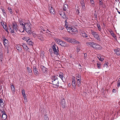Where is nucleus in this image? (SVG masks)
<instances>
[{"mask_svg": "<svg viewBox=\"0 0 120 120\" xmlns=\"http://www.w3.org/2000/svg\"><path fill=\"white\" fill-rule=\"evenodd\" d=\"M52 80V84L54 85L55 88H57L59 86V81L58 78L57 76H53L51 78Z\"/></svg>", "mask_w": 120, "mask_h": 120, "instance_id": "f257e3e1", "label": "nucleus"}, {"mask_svg": "<svg viewBox=\"0 0 120 120\" xmlns=\"http://www.w3.org/2000/svg\"><path fill=\"white\" fill-rule=\"evenodd\" d=\"M30 23H26V25L24 29V30H26L29 34H30L31 33V28L30 26Z\"/></svg>", "mask_w": 120, "mask_h": 120, "instance_id": "f03ea898", "label": "nucleus"}, {"mask_svg": "<svg viewBox=\"0 0 120 120\" xmlns=\"http://www.w3.org/2000/svg\"><path fill=\"white\" fill-rule=\"evenodd\" d=\"M3 43L5 46V50L7 51V53H8V49L7 45H8V40L5 38H4L3 40Z\"/></svg>", "mask_w": 120, "mask_h": 120, "instance_id": "7ed1b4c3", "label": "nucleus"}, {"mask_svg": "<svg viewBox=\"0 0 120 120\" xmlns=\"http://www.w3.org/2000/svg\"><path fill=\"white\" fill-rule=\"evenodd\" d=\"M12 29L11 31V33H13L15 32H17L18 30L17 26V24L15 23H13L12 24Z\"/></svg>", "mask_w": 120, "mask_h": 120, "instance_id": "20e7f679", "label": "nucleus"}, {"mask_svg": "<svg viewBox=\"0 0 120 120\" xmlns=\"http://www.w3.org/2000/svg\"><path fill=\"white\" fill-rule=\"evenodd\" d=\"M91 32L92 34L94 36L95 38L98 40L99 41L100 40L99 36L97 32H95L93 30H91Z\"/></svg>", "mask_w": 120, "mask_h": 120, "instance_id": "39448f33", "label": "nucleus"}, {"mask_svg": "<svg viewBox=\"0 0 120 120\" xmlns=\"http://www.w3.org/2000/svg\"><path fill=\"white\" fill-rule=\"evenodd\" d=\"M59 76L60 78L62 81L64 82L66 81L65 77L64 76V74L62 72H60L59 73Z\"/></svg>", "mask_w": 120, "mask_h": 120, "instance_id": "423d86ee", "label": "nucleus"}, {"mask_svg": "<svg viewBox=\"0 0 120 120\" xmlns=\"http://www.w3.org/2000/svg\"><path fill=\"white\" fill-rule=\"evenodd\" d=\"M33 70L34 75L37 76L38 75L39 72L38 69L36 68L35 66H33Z\"/></svg>", "mask_w": 120, "mask_h": 120, "instance_id": "0eeeda50", "label": "nucleus"}, {"mask_svg": "<svg viewBox=\"0 0 120 120\" xmlns=\"http://www.w3.org/2000/svg\"><path fill=\"white\" fill-rule=\"evenodd\" d=\"M1 112L2 114V118L4 120H6L7 118V115L5 114L4 110H2L1 111Z\"/></svg>", "mask_w": 120, "mask_h": 120, "instance_id": "6e6552de", "label": "nucleus"}, {"mask_svg": "<svg viewBox=\"0 0 120 120\" xmlns=\"http://www.w3.org/2000/svg\"><path fill=\"white\" fill-rule=\"evenodd\" d=\"M69 42L72 43H74L75 44L79 43V41L70 38Z\"/></svg>", "mask_w": 120, "mask_h": 120, "instance_id": "1a4fd4ad", "label": "nucleus"}, {"mask_svg": "<svg viewBox=\"0 0 120 120\" xmlns=\"http://www.w3.org/2000/svg\"><path fill=\"white\" fill-rule=\"evenodd\" d=\"M80 34L84 38H87L88 35L86 34V32L84 30H82L80 31Z\"/></svg>", "mask_w": 120, "mask_h": 120, "instance_id": "9d476101", "label": "nucleus"}, {"mask_svg": "<svg viewBox=\"0 0 120 120\" xmlns=\"http://www.w3.org/2000/svg\"><path fill=\"white\" fill-rule=\"evenodd\" d=\"M61 105L62 107L64 108L65 107V100L64 98L62 99L61 101Z\"/></svg>", "mask_w": 120, "mask_h": 120, "instance_id": "9b49d317", "label": "nucleus"}, {"mask_svg": "<svg viewBox=\"0 0 120 120\" xmlns=\"http://www.w3.org/2000/svg\"><path fill=\"white\" fill-rule=\"evenodd\" d=\"M22 46L23 48L26 50V51H27L28 52H30V51L29 50V48L27 46V45L24 44H22Z\"/></svg>", "mask_w": 120, "mask_h": 120, "instance_id": "f8f14e48", "label": "nucleus"}, {"mask_svg": "<svg viewBox=\"0 0 120 120\" xmlns=\"http://www.w3.org/2000/svg\"><path fill=\"white\" fill-rule=\"evenodd\" d=\"M15 47L17 50H18L19 52H22V48L20 45H16Z\"/></svg>", "mask_w": 120, "mask_h": 120, "instance_id": "ddd939ff", "label": "nucleus"}, {"mask_svg": "<svg viewBox=\"0 0 120 120\" xmlns=\"http://www.w3.org/2000/svg\"><path fill=\"white\" fill-rule=\"evenodd\" d=\"M80 2L82 6V9L84 10L85 8L84 0H81Z\"/></svg>", "mask_w": 120, "mask_h": 120, "instance_id": "4468645a", "label": "nucleus"}, {"mask_svg": "<svg viewBox=\"0 0 120 120\" xmlns=\"http://www.w3.org/2000/svg\"><path fill=\"white\" fill-rule=\"evenodd\" d=\"M49 11L51 14L54 15L55 14L54 10L53 8L52 7H49Z\"/></svg>", "mask_w": 120, "mask_h": 120, "instance_id": "2eb2a0df", "label": "nucleus"}, {"mask_svg": "<svg viewBox=\"0 0 120 120\" xmlns=\"http://www.w3.org/2000/svg\"><path fill=\"white\" fill-rule=\"evenodd\" d=\"M65 28H66L68 32L71 33V34H73L71 33V30L72 29L71 28L68 27L67 25H65Z\"/></svg>", "mask_w": 120, "mask_h": 120, "instance_id": "dca6fc26", "label": "nucleus"}, {"mask_svg": "<svg viewBox=\"0 0 120 120\" xmlns=\"http://www.w3.org/2000/svg\"><path fill=\"white\" fill-rule=\"evenodd\" d=\"M1 9L2 11V13L3 15L5 17H6L7 16V14L6 12L4 10V8L2 7Z\"/></svg>", "mask_w": 120, "mask_h": 120, "instance_id": "f3484780", "label": "nucleus"}, {"mask_svg": "<svg viewBox=\"0 0 120 120\" xmlns=\"http://www.w3.org/2000/svg\"><path fill=\"white\" fill-rule=\"evenodd\" d=\"M77 85L78 87H79L80 85L81 82V78L78 79L77 78Z\"/></svg>", "mask_w": 120, "mask_h": 120, "instance_id": "a211bd4d", "label": "nucleus"}, {"mask_svg": "<svg viewBox=\"0 0 120 120\" xmlns=\"http://www.w3.org/2000/svg\"><path fill=\"white\" fill-rule=\"evenodd\" d=\"M60 45L64 47H66L67 46V43L62 41H61V43H60Z\"/></svg>", "mask_w": 120, "mask_h": 120, "instance_id": "6ab92c4d", "label": "nucleus"}, {"mask_svg": "<svg viewBox=\"0 0 120 120\" xmlns=\"http://www.w3.org/2000/svg\"><path fill=\"white\" fill-rule=\"evenodd\" d=\"M41 68L42 69V71L44 73H45L47 70V69L44 66L41 65Z\"/></svg>", "mask_w": 120, "mask_h": 120, "instance_id": "aec40b11", "label": "nucleus"}, {"mask_svg": "<svg viewBox=\"0 0 120 120\" xmlns=\"http://www.w3.org/2000/svg\"><path fill=\"white\" fill-rule=\"evenodd\" d=\"M53 53L56 54L57 56L59 55V53H58V49H53Z\"/></svg>", "mask_w": 120, "mask_h": 120, "instance_id": "412c9836", "label": "nucleus"}, {"mask_svg": "<svg viewBox=\"0 0 120 120\" xmlns=\"http://www.w3.org/2000/svg\"><path fill=\"white\" fill-rule=\"evenodd\" d=\"M95 49L101 50L102 49V47L101 46L97 44Z\"/></svg>", "mask_w": 120, "mask_h": 120, "instance_id": "4be33fe9", "label": "nucleus"}, {"mask_svg": "<svg viewBox=\"0 0 120 120\" xmlns=\"http://www.w3.org/2000/svg\"><path fill=\"white\" fill-rule=\"evenodd\" d=\"M114 51L117 55L120 56V50L119 49L115 50Z\"/></svg>", "mask_w": 120, "mask_h": 120, "instance_id": "5701e85b", "label": "nucleus"}, {"mask_svg": "<svg viewBox=\"0 0 120 120\" xmlns=\"http://www.w3.org/2000/svg\"><path fill=\"white\" fill-rule=\"evenodd\" d=\"M68 8L67 4H64L63 7V10L64 11H66Z\"/></svg>", "mask_w": 120, "mask_h": 120, "instance_id": "b1692460", "label": "nucleus"}, {"mask_svg": "<svg viewBox=\"0 0 120 120\" xmlns=\"http://www.w3.org/2000/svg\"><path fill=\"white\" fill-rule=\"evenodd\" d=\"M72 29L71 30V33H73V32H78V30H77V29L74 27L73 28H71Z\"/></svg>", "mask_w": 120, "mask_h": 120, "instance_id": "393cba45", "label": "nucleus"}, {"mask_svg": "<svg viewBox=\"0 0 120 120\" xmlns=\"http://www.w3.org/2000/svg\"><path fill=\"white\" fill-rule=\"evenodd\" d=\"M27 71L28 72L29 74L31 75L32 74V71L31 69L29 67H27Z\"/></svg>", "mask_w": 120, "mask_h": 120, "instance_id": "a878e982", "label": "nucleus"}, {"mask_svg": "<svg viewBox=\"0 0 120 120\" xmlns=\"http://www.w3.org/2000/svg\"><path fill=\"white\" fill-rule=\"evenodd\" d=\"M62 40L59 39L57 38L55 40L56 42L58 44L60 45Z\"/></svg>", "mask_w": 120, "mask_h": 120, "instance_id": "bb28decb", "label": "nucleus"}, {"mask_svg": "<svg viewBox=\"0 0 120 120\" xmlns=\"http://www.w3.org/2000/svg\"><path fill=\"white\" fill-rule=\"evenodd\" d=\"M45 26L44 25H42V26H41L40 27V29L41 31H45Z\"/></svg>", "mask_w": 120, "mask_h": 120, "instance_id": "cd10ccee", "label": "nucleus"}, {"mask_svg": "<svg viewBox=\"0 0 120 120\" xmlns=\"http://www.w3.org/2000/svg\"><path fill=\"white\" fill-rule=\"evenodd\" d=\"M72 85L73 86H76V82L75 79H73L72 81Z\"/></svg>", "mask_w": 120, "mask_h": 120, "instance_id": "c85d7f7f", "label": "nucleus"}, {"mask_svg": "<svg viewBox=\"0 0 120 120\" xmlns=\"http://www.w3.org/2000/svg\"><path fill=\"white\" fill-rule=\"evenodd\" d=\"M22 39L27 42L29 40L30 38L28 37H25L23 38Z\"/></svg>", "mask_w": 120, "mask_h": 120, "instance_id": "c756f323", "label": "nucleus"}, {"mask_svg": "<svg viewBox=\"0 0 120 120\" xmlns=\"http://www.w3.org/2000/svg\"><path fill=\"white\" fill-rule=\"evenodd\" d=\"M98 68V69H100L101 68V63L98 62L97 63Z\"/></svg>", "mask_w": 120, "mask_h": 120, "instance_id": "7c9ffc66", "label": "nucleus"}, {"mask_svg": "<svg viewBox=\"0 0 120 120\" xmlns=\"http://www.w3.org/2000/svg\"><path fill=\"white\" fill-rule=\"evenodd\" d=\"M22 94L24 98H26V96L25 94V91L24 90H22Z\"/></svg>", "mask_w": 120, "mask_h": 120, "instance_id": "2f4dec72", "label": "nucleus"}, {"mask_svg": "<svg viewBox=\"0 0 120 120\" xmlns=\"http://www.w3.org/2000/svg\"><path fill=\"white\" fill-rule=\"evenodd\" d=\"M60 15L63 18L66 19V15L65 13H63V14H60Z\"/></svg>", "mask_w": 120, "mask_h": 120, "instance_id": "473e14b6", "label": "nucleus"}, {"mask_svg": "<svg viewBox=\"0 0 120 120\" xmlns=\"http://www.w3.org/2000/svg\"><path fill=\"white\" fill-rule=\"evenodd\" d=\"M28 44L29 45H32V42L30 40V39L27 42Z\"/></svg>", "mask_w": 120, "mask_h": 120, "instance_id": "72a5a7b5", "label": "nucleus"}, {"mask_svg": "<svg viewBox=\"0 0 120 120\" xmlns=\"http://www.w3.org/2000/svg\"><path fill=\"white\" fill-rule=\"evenodd\" d=\"M62 38L65 41L69 42V40L70 38H68L65 37H63Z\"/></svg>", "mask_w": 120, "mask_h": 120, "instance_id": "f704fd0d", "label": "nucleus"}, {"mask_svg": "<svg viewBox=\"0 0 120 120\" xmlns=\"http://www.w3.org/2000/svg\"><path fill=\"white\" fill-rule=\"evenodd\" d=\"M2 26H3V27L5 29V30H6V31L7 32H8V27L7 26H6V25H4V26L2 25Z\"/></svg>", "mask_w": 120, "mask_h": 120, "instance_id": "c9c22d12", "label": "nucleus"}, {"mask_svg": "<svg viewBox=\"0 0 120 120\" xmlns=\"http://www.w3.org/2000/svg\"><path fill=\"white\" fill-rule=\"evenodd\" d=\"M3 58V54L1 52H0V59L1 61H2Z\"/></svg>", "mask_w": 120, "mask_h": 120, "instance_id": "e433bc0d", "label": "nucleus"}, {"mask_svg": "<svg viewBox=\"0 0 120 120\" xmlns=\"http://www.w3.org/2000/svg\"><path fill=\"white\" fill-rule=\"evenodd\" d=\"M45 56L44 55V52L43 51H41L40 54V56L42 58H44Z\"/></svg>", "mask_w": 120, "mask_h": 120, "instance_id": "4c0bfd02", "label": "nucleus"}, {"mask_svg": "<svg viewBox=\"0 0 120 120\" xmlns=\"http://www.w3.org/2000/svg\"><path fill=\"white\" fill-rule=\"evenodd\" d=\"M90 3L92 6L93 7L95 6L94 2L93 0H90Z\"/></svg>", "mask_w": 120, "mask_h": 120, "instance_id": "58836bf2", "label": "nucleus"}, {"mask_svg": "<svg viewBox=\"0 0 120 120\" xmlns=\"http://www.w3.org/2000/svg\"><path fill=\"white\" fill-rule=\"evenodd\" d=\"M96 43H95L94 42H92V45L91 46V47L93 48H94L95 49V47H96L97 45Z\"/></svg>", "mask_w": 120, "mask_h": 120, "instance_id": "ea45409f", "label": "nucleus"}, {"mask_svg": "<svg viewBox=\"0 0 120 120\" xmlns=\"http://www.w3.org/2000/svg\"><path fill=\"white\" fill-rule=\"evenodd\" d=\"M92 44V42H88L86 43V44L87 45L89 46H91Z\"/></svg>", "mask_w": 120, "mask_h": 120, "instance_id": "a19ab883", "label": "nucleus"}, {"mask_svg": "<svg viewBox=\"0 0 120 120\" xmlns=\"http://www.w3.org/2000/svg\"><path fill=\"white\" fill-rule=\"evenodd\" d=\"M98 57L99 59V60L101 61H103L104 59V58H102L101 56H99Z\"/></svg>", "mask_w": 120, "mask_h": 120, "instance_id": "79ce46f5", "label": "nucleus"}, {"mask_svg": "<svg viewBox=\"0 0 120 120\" xmlns=\"http://www.w3.org/2000/svg\"><path fill=\"white\" fill-rule=\"evenodd\" d=\"M38 39L41 41L44 40V38L41 36H40L38 37Z\"/></svg>", "mask_w": 120, "mask_h": 120, "instance_id": "37998d69", "label": "nucleus"}, {"mask_svg": "<svg viewBox=\"0 0 120 120\" xmlns=\"http://www.w3.org/2000/svg\"><path fill=\"white\" fill-rule=\"evenodd\" d=\"M8 9L9 11V12H10V13L11 14H12L13 13V12L12 11V9L11 8L8 7Z\"/></svg>", "mask_w": 120, "mask_h": 120, "instance_id": "c03bdc74", "label": "nucleus"}, {"mask_svg": "<svg viewBox=\"0 0 120 120\" xmlns=\"http://www.w3.org/2000/svg\"><path fill=\"white\" fill-rule=\"evenodd\" d=\"M11 87L12 91L15 92V88L14 86L13 85H12L11 86Z\"/></svg>", "mask_w": 120, "mask_h": 120, "instance_id": "a18cd8bd", "label": "nucleus"}, {"mask_svg": "<svg viewBox=\"0 0 120 120\" xmlns=\"http://www.w3.org/2000/svg\"><path fill=\"white\" fill-rule=\"evenodd\" d=\"M3 101V100L2 99H0V105L1 106V105H3L4 104Z\"/></svg>", "mask_w": 120, "mask_h": 120, "instance_id": "49530a36", "label": "nucleus"}, {"mask_svg": "<svg viewBox=\"0 0 120 120\" xmlns=\"http://www.w3.org/2000/svg\"><path fill=\"white\" fill-rule=\"evenodd\" d=\"M44 120H49V119L47 116L46 115L44 116Z\"/></svg>", "mask_w": 120, "mask_h": 120, "instance_id": "de8ad7c7", "label": "nucleus"}, {"mask_svg": "<svg viewBox=\"0 0 120 120\" xmlns=\"http://www.w3.org/2000/svg\"><path fill=\"white\" fill-rule=\"evenodd\" d=\"M103 1H100L99 2V5H100L103 6Z\"/></svg>", "mask_w": 120, "mask_h": 120, "instance_id": "09e8293b", "label": "nucleus"}, {"mask_svg": "<svg viewBox=\"0 0 120 120\" xmlns=\"http://www.w3.org/2000/svg\"><path fill=\"white\" fill-rule=\"evenodd\" d=\"M23 27V29H24V28L25 27V25H26V23H24V24L23 23H22L21 24V25Z\"/></svg>", "mask_w": 120, "mask_h": 120, "instance_id": "8fccbe9b", "label": "nucleus"}, {"mask_svg": "<svg viewBox=\"0 0 120 120\" xmlns=\"http://www.w3.org/2000/svg\"><path fill=\"white\" fill-rule=\"evenodd\" d=\"M56 45L55 44L53 45L52 47V48L53 50L54 49H56Z\"/></svg>", "mask_w": 120, "mask_h": 120, "instance_id": "3c124183", "label": "nucleus"}, {"mask_svg": "<svg viewBox=\"0 0 120 120\" xmlns=\"http://www.w3.org/2000/svg\"><path fill=\"white\" fill-rule=\"evenodd\" d=\"M111 35L113 36V37L115 38H116V36L113 33H111Z\"/></svg>", "mask_w": 120, "mask_h": 120, "instance_id": "603ef678", "label": "nucleus"}, {"mask_svg": "<svg viewBox=\"0 0 120 120\" xmlns=\"http://www.w3.org/2000/svg\"><path fill=\"white\" fill-rule=\"evenodd\" d=\"M80 49L79 48L77 47L76 48V51L77 52H79L80 51Z\"/></svg>", "mask_w": 120, "mask_h": 120, "instance_id": "864d4df0", "label": "nucleus"}, {"mask_svg": "<svg viewBox=\"0 0 120 120\" xmlns=\"http://www.w3.org/2000/svg\"><path fill=\"white\" fill-rule=\"evenodd\" d=\"M87 56V54L86 53H84V59H85L86 58Z\"/></svg>", "mask_w": 120, "mask_h": 120, "instance_id": "5fc2aeb1", "label": "nucleus"}, {"mask_svg": "<svg viewBox=\"0 0 120 120\" xmlns=\"http://www.w3.org/2000/svg\"><path fill=\"white\" fill-rule=\"evenodd\" d=\"M97 27L98 29L100 31L101 30V29L100 26L99 25H97Z\"/></svg>", "mask_w": 120, "mask_h": 120, "instance_id": "6e6d98bb", "label": "nucleus"}, {"mask_svg": "<svg viewBox=\"0 0 120 120\" xmlns=\"http://www.w3.org/2000/svg\"><path fill=\"white\" fill-rule=\"evenodd\" d=\"M19 21L20 25H21V24L23 23L22 21V20H20V19H19Z\"/></svg>", "mask_w": 120, "mask_h": 120, "instance_id": "4d7b16f0", "label": "nucleus"}, {"mask_svg": "<svg viewBox=\"0 0 120 120\" xmlns=\"http://www.w3.org/2000/svg\"><path fill=\"white\" fill-rule=\"evenodd\" d=\"M32 34L33 36L35 38L36 37V35L35 34H34V33L32 32Z\"/></svg>", "mask_w": 120, "mask_h": 120, "instance_id": "13d9d810", "label": "nucleus"}, {"mask_svg": "<svg viewBox=\"0 0 120 120\" xmlns=\"http://www.w3.org/2000/svg\"><path fill=\"white\" fill-rule=\"evenodd\" d=\"M49 52L50 53L52 54V49H49Z\"/></svg>", "mask_w": 120, "mask_h": 120, "instance_id": "bf43d9fd", "label": "nucleus"}, {"mask_svg": "<svg viewBox=\"0 0 120 120\" xmlns=\"http://www.w3.org/2000/svg\"><path fill=\"white\" fill-rule=\"evenodd\" d=\"M103 67H108V65L107 64H105L103 65Z\"/></svg>", "mask_w": 120, "mask_h": 120, "instance_id": "052dcab7", "label": "nucleus"}, {"mask_svg": "<svg viewBox=\"0 0 120 120\" xmlns=\"http://www.w3.org/2000/svg\"><path fill=\"white\" fill-rule=\"evenodd\" d=\"M116 90L115 89H113L112 90V92L113 93H116Z\"/></svg>", "mask_w": 120, "mask_h": 120, "instance_id": "680f3d73", "label": "nucleus"}, {"mask_svg": "<svg viewBox=\"0 0 120 120\" xmlns=\"http://www.w3.org/2000/svg\"><path fill=\"white\" fill-rule=\"evenodd\" d=\"M77 78L78 79L81 78V76L79 75H78L77 76H76V78Z\"/></svg>", "mask_w": 120, "mask_h": 120, "instance_id": "e2e57ef3", "label": "nucleus"}, {"mask_svg": "<svg viewBox=\"0 0 120 120\" xmlns=\"http://www.w3.org/2000/svg\"><path fill=\"white\" fill-rule=\"evenodd\" d=\"M79 11L77 9L76 11V13L77 14H79Z\"/></svg>", "mask_w": 120, "mask_h": 120, "instance_id": "0e129e2a", "label": "nucleus"}, {"mask_svg": "<svg viewBox=\"0 0 120 120\" xmlns=\"http://www.w3.org/2000/svg\"><path fill=\"white\" fill-rule=\"evenodd\" d=\"M8 29L9 30H11L12 29L11 27L10 26H9L8 28Z\"/></svg>", "mask_w": 120, "mask_h": 120, "instance_id": "69168bd1", "label": "nucleus"}, {"mask_svg": "<svg viewBox=\"0 0 120 120\" xmlns=\"http://www.w3.org/2000/svg\"><path fill=\"white\" fill-rule=\"evenodd\" d=\"M2 48V44L0 43V48L1 49Z\"/></svg>", "mask_w": 120, "mask_h": 120, "instance_id": "338daca9", "label": "nucleus"}, {"mask_svg": "<svg viewBox=\"0 0 120 120\" xmlns=\"http://www.w3.org/2000/svg\"><path fill=\"white\" fill-rule=\"evenodd\" d=\"M117 86L119 87L120 86V82H118L117 84Z\"/></svg>", "mask_w": 120, "mask_h": 120, "instance_id": "774afa93", "label": "nucleus"}]
</instances>
